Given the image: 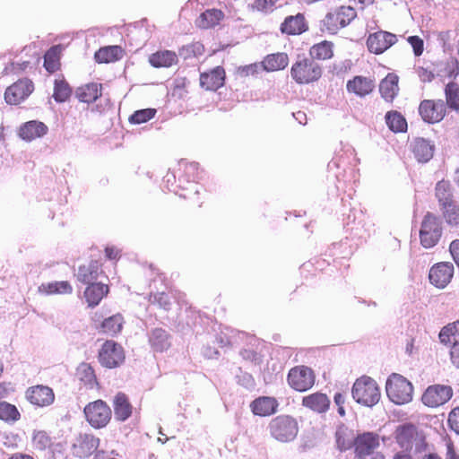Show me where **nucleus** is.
<instances>
[{
	"label": "nucleus",
	"mask_w": 459,
	"mask_h": 459,
	"mask_svg": "<svg viewBox=\"0 0 459 459\" xmlns=\"http://www.w3.org/2000/svg\"><path fill=\"white\" fill-rule=\"evenodd\" d=\"M178 167V178L175 173L169 171L164 176V186L181 198L197 202V195L203 189V186L197 182L201 178L199 164L181 160Z\"/></svg>",
	"instance_id": "1"
},
{
	"label": "nucleus",
	"mask_w": 459,
	"mask_h": 459,
	"mask_svg": "<svg viewBox=\"0 0 459 459\" xmlns=\"http://www.w3.org/2000/svg\"><path fill=\"white\" fill-rule=\"evenodd\" d=\"M435 199L437 203L441 218L447 225H459V204L455 200V189L448 180H439L435 186Z\"/></svg>",
	"instance_id": "2"
},
{
	"label": "nucleus",
	"mask_w": 459,
	"mask_h": 459,
	"mask_svg": "<svg viewBox=\"0 0 459 459\" xmlns=\"http://www.w3.org/2000/svg\"><path fill=\"white\" fill-rule=\"evenodd\" d=\"M351 395L356 403L369 408L375 406L381 397L377 382L368 376H363L355 381Z\"/></svg>",
	"instance_id": "3"
},
{
	"label": "nucleus",
	"mask_w": 459,
	"mask_h": 459,
	"mask_svg": "<svg viewBox=\"0 0 459 459\" xmlns=\"http://www.w3.org/2000/svg\"><path fill=\"white\" fill-rule=\"evenodd\" d=\"M385 392L389 400L397 404L403 405L412 400V384L400 374H391L385 383Z\"/></svg>",
	"instance_id": "4"
},
{
	"label": "nucleus",
	"mask_w": 459,
	"mask_h": 459,
	"mask_svg": "<svg viewBox=\"0 0 459 459\" xmlns=\"http://www.w3.org/2000/svg\"><path fill=\"white\" fill-rule=\"evenodd\" d=\"M443 220L431 212L424 215L420 230V240L424 248H431L438 244L443 235Z\"/></svg>",
	"instance_id": "5"
},
{
	"label": "nucleus",
	"mask_w": 459,
	"mask_h": 459,
	"mask_svg": "<svg viewBox=\"0 0 459 459\" xmlns=\"http://www.w3.org/2000/svg\"><path fill=\"white\" fill-rule=\"evenodd\" d=\"M357 16V12L351 6H341L334 12H329L320 22V30L334 35L342 28L348 26Z\"/></svg>",
	"instance_id": "6"
},
{
	"label": "nucleus",
	"mask_w": 459,
	"mask_h": 459,
	"mask_svg": "<svg viewBox=\"0 0 459 459\" xmlns=\"http://www.w3.org/2000/svg\"><path fill=\"white\" fill-rule=\"evenodd\" d=\"M292 79L299 84H307L317 81L322 75V68L315 60L299 56L290 69Z\"/></svg>",
	"instance_id": "7"
},
{
	"label": "nucleus",
	"mask_w": 459,
	"mask_h": 459,
	"mask_svg": "<svg viewBox=\"0 0 459 459\" xmlns=\"http://www.w3.org/2000/svg\"><path fill=\"white\" fill-rule=\"evenodd\" d=\"M271 436L283 443L295 439L299 432L297 420L290 415H280L273 418L268 426Z\"/></svg>",
	"instance_id": "8"
},
{
	"label": "nucleus",
	"mask_w": 459,
	"mask_h": 459,
	"mask_svg": "<svg viewBox=\"0 0 459 459\" xmlns=\"http://www.w3.org/2000/svg\"><path fill=\"white\" fill-rule=\"evenodd\" d=\"M126 359L123 347L113 340L106 341L99 351L100 364L106 368L120 367Z\"/></svg>",
	"instance_id": "9"
},
{
	"label": "nucleus",
	"mask_w": 459,
	"mask_h": 459,
	"mask_svg": "<svg viewBox=\"0 0 459 459\" xmlns=\"http://www.w3.org/2000/svg\"><path fill=\"white\" fill-rule=\"evenodd\" d=\"M86 420L94 429H101L108 425L111 419V409L102 400L89 403L83 410Z\"/></svg>",
	"instance_id": "10"
},
{
	"label": "nucleus",
	"mask_w": 459,
	"mask_h": 459,
	"mask_svg": "<svg viewBox=\"0 0 459 459\" xmlns=\"http://www.w3.org/2000/svg\"><path fill=\"white\" fill-rule=\"evenodd\" d=\"M288 384L298 392H306L315 384L314 371L307 366L292 368L287 376Z\"/></svg>",
	"instance_id": "11"
},
{
	"label": "nucleus",
	"mask_w": 459,
	"mask_h": 459,
	"mask_svg": "<svg viewBox=\"0 0 459 459\" xmlns=\"http://www.w3.org/2000/svg\"><path fill=\"white\" fill-rule=\"evenodd\" d=\"M33 91L34 84L31 80L20 79L5 90L4 100L7 104L18 105L24 101Z\"/></svg>",
	"instance_id": "12"
},
{
	"label": "nucleus",
	"mask_w": 459,
	"mask_h": 459,
	"mask_svg": "<svg viewBox=\"0 0 459 459\" xmlns=\"http://www.w3.org/2000/svg\"><path fill=\"white\" fill-rule=\"evenodd\" d=\"M453 396V389L449 385H433L429 386L422 394V403L429 407H438L447 403Z\"/></svg>",
	"instance_id": "13"
},
{
	"label": "nucleus",
	"mask_w": 459,
	"mask_h": 459,
	"mask_svg": "<svg viewBox=\"0 0 459 459\" xmlns=\"http://www.w3.org/2000/svg\"><path fill=\"white\" fill-rule=\"evenodd\" d=\"M446 106L444 100H424L419 107L421 118L429 123L435 124L441 121L446 115Z\"/></svg>",
	"instance_id": "14"
},
{
	"label": "nucleus",
	"mask_w": 459,
	"mask_h": 459,
	"mask_svg": "<svg viewBox=\"0 0 459 459\" xmlns=\"http://www.w3.org/2000/svg\"><path fill=\"white\" fill-rule=\"evenodd\" d=\"M454 276V265L449 262H439L431 266L429 273V282L437 289H445Z\"/></svg>",
	"instance_id": "15"
},
{
	"label": "nucleus",
	"mask_w": 459,
	"mask_h": 459,
	"mask_svg": "<svg viewBox=\"0 0 459 459\" xmlns=\"http://www.w3.org/2000/svg\"><path fill=\"white\" fill-rule=\"evenodd\" d=\"M379 435L372 431L358 434L353 440L355 458L376 453L379 446Z\"/></svg>",
	"instance_id": "16"
},
{
	"label": "nucleus",
	"mask_w": 459,
	"mask_h": 459,
	"mask_svg": "<svg viewBox=\"0 0 459 459\" xmlns=\"http://www.w3.org/2000/svg\"><path fill=\"white\" fill-rule=\"evenodd\" d=\"M397 41V36L394 33L378 30L369 34L367 39V47L369 52L376 55L384 53Z\"/></svg>",
	"instance_id": "17"
},
{
	"label": "nucleus",
	"mask_w": 459,
	"mask_h": 459,
	"mask_svg": "<svg viewBox=\"0 0 459 459\" xmlns=\"http://www.w3.org/2000/svg\"><path fill=\"white\" fill-rule=\"evenodd\" d=\"M100 438L91 434H80L72 445V453L80 459L88 458L99 447Z\"/></svg>",
	"instance_id": "18"
},
{
	"label": "nucleus",
	"mask_w": 459,
	"mask_h": 459,
	"mask_svg": "<svg viewBox=\"0 0 459 459\" xmlns=\"http://www.w3.org/2000/svg\"><path fill=\"white\" fill-rule=\"evenodd\" d=\"M26 399L33 405L38 407H46L54 403L55 394L52 388L38 385L30 386L25 393Z\"/></svg>",
	"instance_id": "19"
},
{
	"label": "nucleus",
	"mask_w": 459,
	"mask_h": 459,
	"mask_svg": "<svg viewBox=\"0 0 459 459\" xmlns=\"http://www.w3.org/2000/svg\"><path fill=\"white\" fill-rule=\"evenodd\" d=\"M418 436V429L411 422L398 425L394 430V437L397 445L405 451H411L413 441Z\"/></svg>",
	"instance_id": "20"
},
{
	"label": "nucleus",
	"mask_w": 459,
	"mask_h": 459,
	"mask_svg": "<svg viewBox=\"0 0 459 459\" xmlns=\"http://www.w3.org/2000/svg\"><path fill=\"white\" fill-rule=\"evenodd\" d=\"M252 413L259 417H268L277 412L279 402L273 396H259L250 403Z\"/></svg>",
	"instance_id": "21"
},
{
	"label": "nucleus",
	"mask_w": 459,
	"mask_h": 459,
	"mask_svg": "<svg viewBox=\"0 0 459 459\" xmlns=\"http://www.w3.org/2000/svg\"><path fill=\"white\" fill-rule=\"evenodd\" d=\"M148 342L154 352H163L171 345V334L164 328H152L148 333Z\"/></svg>",
	"instance_id": "22"
},
{
	"label": "nucleus",
	"mask_w": 459,
	"mask_h": 459,
	"mask_svg": "<svg viewBox=\"0 0 459 459\" xmlns=\"http://www.w3.org/2000/svg\"><path fill=\"white\" fill-rule=\"evenodd\" d=\"M225 70L222 66H216L209 73L200 75V85L206 91H217L225 83Z\"/></svg>",
	"instance_id": "23"
},
{
	"label": "nucleus",
	"mask_w": 459,
	"mask_h": 459,
	"mask_svg": "<svg viewBox=\"0 0 459 459\" xmlns=\"http://www.w3.org/2000/svg\"><path fill=\"white\" fill-rule=\"evenodd\" d=\"M113 409L115 420L120 422L127 420L133 412V406L128 396L118 392L113 399Z\"/></svg>",
	"instance_id": "24"
},
{
	"label": "nucleus",
	"mask_w": 459,
	"mask_h": 459,
	"mask_svg": "<svg viewBox=\"0 0 459 459\" xmlns=\"http://www.w3.org/2000/svg\"><path fill=\"white\" fill-rule=\"evenodd\" d=\"M101 273V264L97 260H91L88 264L79 266L76 278L78 281L88 285L97 282Z\"/></svg>",
	"instance_id": "25"
},
{
	"label": "nucleus",
	"mask_w": 459,
	"mask_h": 459,
	"mask_svg": "<svg viewBox=\"0 0 459 459\" xmlns=\"http://www.w3.org/2000/svg\"><path fill=\"white\" fill-rule=\"evenodd\" d=\"M48 126L40 121L30 120L20 126L19 136L28 142L42 137L48 133Z\"/></svg>",
	"instance_id": "26"
},
{
	"label": "nucleus",
	"mask_w": 459,
	"mask_h": 459,
	"mask_svg": "<svg viewBox=\"0 0 459 459\" xmlns=\"http://www.w3.org/2000/svg\"><path fill=\"white\" fill-rule=\"evenodd\" d=\"M282 33L288 35H299L308 30L305 17L302 13L290 15L284 19L280 28Z\"/></svg>",
	"instance_id": "27"
},
{
	"label": "nucleus",
	"mask_w": 459,
	"mask_h": 459,
	"mask_svg": "<svg viewBox=\"0 0 459 459\" xmlns=\"http://www.w3.org/2000/svg\"><path fill=\"white\" fill-rule=\"evenodd\" d=\"M375 87L374 82L367 77L356 75L349 80L346 84L347 91L359 97H365L372 92Z\"/></svg>",
	"instance_id": "28"
},
{
	"label": "nucleus",
	"mask_w": 459,
	"mask_h": 459,
	"mask_svg": "<svg viewBox=\"0 0 459 459\" xmlns=\"http://www.w3.org/2000/svg\"><path fill=\"white\" fill-rule=\"evenodd\" d=\"M411 148L415 159L421 163L430 160L435 151L434 143L424 138H416L411 144Z\"/></svg>",
	"instance_id": "29"
},
{
	"label": "nucleus",
	"mask_w": 459,
	"mask_h": 459,
	"mask_svg": "<svg viewBox=\"0 0 459 459\" xmlns=\"http://www.w3.org/2000/svg\"><path fill=\"white\" fill-rule=\"evenodd\" d=\"M108 290V286L102 282L88 284L83 293L88 306L91 307L98 306Z\"/></svg>",
	"instance_id": "30"
},
{
	"label": "nucleus",
	"mask_w": 459,
	"mask_h": 459,
	"mask_svg": "<svg viewBox=\"0 0 459 459\" xmlns=\"http://www.w3.org/2000/svg\"><path fill=\"white\" fill-rule=\"evenodd\" d=\"M330 403H331L327 395L320 392L304 396L302 399L303 406L317 413L325 412L329 409Z\"/></svg>",
	"instance_id": "31"
},
{
	"label": "nucleus",
	"mask_w": 459,
	"mask_h": 459,
	"mask_svg": "<svg viewBox=\"0 0 459 459\" xmlns=\"http://www.w3.org/2000/svg\"><path fill=\"white\" fill-rule=\"evenodd\" d=\"M399 78L394 74H388L379 84L381 97L387 102H392L398 94Z\"/></svg>",
	"instance_id": "32"
},
{
	"label": "nucleus",
	"mask_w": 459,
	"mask_h": 459,
	"mask_svg": "<svg viewBox=\"0 0 459 459\" xmlns=\"http://www.w3.org/2000/svg\"><path fill=\"white\" fill-rule=\"evenodd\" d=\"M101 84L90 82L75 91V97L80 102L93 103L101 96Z\"/></svg>",
	"instance_id": "33"
},
{
	"label": "nucleus",
	"mask_w": 459,
	"mask_h": 459,
	"mask_svg": "<svg viewBox=\"0 0 459 459\" xmlns=\"http://www.w3.org/2000/svg\"><path fill=\"white\" fill-rule=\"evenodd\" d=\"M288 64V55L283 52L269 54L262 61L263 70L266 72L283 70Z\"/></svg>",
	"instance_id": "34"
},
{
	"label": "nucleus",
	"mask_w": 459,
	"mask_h": 459,
	"mask_svg": "<svg viewBox=\"0 0 459 459\" xmlns=\"http://www.w3.org/2000/svg\"><path fill=\"white\" fill-rule=\"evenodd\" d=\"M122 56L123 48L117 45L100 48L94 54L95 61L99 64L115 62L121 59Z\"/></svg>",
	"instance_id": "35"
},
{
	"label": "nucleus",
	"mask_w": 459,
	"mask_h": 459,
	"mask_svg": "<svg viewBox=\"0 0 459 459\" xmlns=\"http://www.w3.org/2000/svg\"><path fill=\"white\" fill-rule=\"evenodd\" d=\"M224 18V13L219 9H208L202 13L196 20V25L202 29L212 28Z\"/></svg>",
	"instance_id": "36"
},
{
	"label": "nucleus",
	"mask_w": 459,
	"mask_h": 459,
	"mask_svg": "<svg viewBox=\"0 0 459 459\" xmlns=\"http://www.w3.org/2000/svg\"><path fill=\"white\" fill-rule=\"evenodd\" d=\"M178 61V56L170 50H163L153 53L150 56V64L156 68L170 67Z\"/></svg>",
	"instance_id": "37"
},
{
	"label": "nucleus",
	"mask_w": 459,
	"mask_h": 459,
	"mask_svg": "<svg viewBox=\"0 0 459 459\" xmlns=\"http://www.w3.org/2000/svg\"><path fill=\"white\" fill-rule=\"evenodd\" d=\"M123 326V316L116 314L103 319L97 326L100 332L114 336L118 333Z\"/></svg>",
	"instance_id": "38"
},
{
	"label": "nucleus",
	"mask_w": 459,
	"mask_h": 459,
	"mask_svg": "<svg viewBox=\"0 0 459 459\" xmlns=\"http://www.w3.org/2000/svg\"><path fill=\"white\" fill-rule=\"evenodd\" d=\"M309 56L312 60H327L333 56V44L328 40H323L313 45L309 50Z\"/></svg>",
	"instance_id": "39"
},
{
	"label": "nucleus",
	"mask_w": 459,
	"mask_h": 459,
	"mask_svg": "<svg viewBox=\"0 0 459 459\" xmlns=\"http://www.w3.org/2000/svg\"><path fill=\"white\" fill-rule=\"evenodd\" d=\"M385 124L394 133H404L407 131V121L405 117L398 111L391 110L385 116Z\"/></svg>",
	"instance_id": "40"
},
{
	"label": "nucleus",
	"mask_w": 459,
	"mask_h": 459,
	"mask_svg": "<svg viewBox=\"0 0 459 459\" xmlns=\"http://www.w3.org/2000/svg\"><path fill=\"white\" fill-rule=\"evenodd\" d=\"M39 291L47 295L70 294L73 292V287L67 281H53L42 283L39 287Z\"/></svg>",
	"instance_id": "41"
},
{
	"label": "nucleus",
	"mask_w": 459,
	"mask_h": 459,
	"mask_svg": "<svg viewBox=\"0 0 459 459\" xmlns=\"http://www.w3.org/2000/svg\"><path fill=\"white\" fill-rule=\"evenodd\" d=\"M72 92V88L65 79L55 80L53 99L56 103H64L68 100Z\"/></svg>",
	"instance_id": "42"
},
{
	"label": "nucleus",
	"mask_w": 459,
	"mask_h": 459,
	"mask_svg": "<svg viewBox=\"0 0 459 459\" xmlns=\"http://www.w3.org/2000/svg\"><path fill=\"white\" fill-rule=\"evenodd\" d=\"M446 106L459 113V86L455 82H449L445 88Z\"/></svg>",
	"instance_id": "43"
},
{
	"label": "nucleus",
	"mask_w": 459,
	"mask_h": 459,
	"mask_svg": "<svg viewBox=\"0 0 459 459\" xmlns=\"http://www.w3.org/2000/svg\"><path fill=\"white\" fill-rule=\"evenodd\" d=\"M335 178L337 180L336 187L338 189H343L348 185L355 184L358 178V174L354 168L348 167L343 169L342 173H336Z\"/></svg>",
	"instance_id": "44"
},
{
	"label": "nucleus",
	"mask_w": 459,
	"mask_h": 459,
	"mask_svg": "<svg viewBox=\"0 0 459 459\" xmlns=\"http://www.w3.org/2000/svg\"><path fill=\"white\" fill-rule=\"evenodd\" d=\"M21 417L17 407L7 402H0V420L6 422H15Z\"/></svg>",
	"instance_id": "45"
},
{
	"label": "nucleus",
	"mask_w": 459,
	"mask_h": 459,
	"mask_svg": "<svg viewBox=\"0 0 459 459\" xmlns=\"http://www.w3.org/2000/svg\"><path fill=\"white\" fill-rule=\"evenodd\" d=\"M32 444L35 449L45 451L52 446V438L44 430H35L32 435Z\"/></svg>",
	"instance_id": "46"
},
{
	"label": "nucleus",
	"mask_w": 459,
	"mask_h": 459,
	"mask_svg": "<svg viewBox=\"0 0 459 459\" xmlns=\"http://www.w3.org/2000/svg\"><path fill=\"white\" fill-rule=\"evenodd\" d=\"M204 51V45L200 42H195L180 48L178 50V56L186 60L191 57L199 56L203 55Z\"/></svg>",
	"instance_id": "47"
},
{
	"label": "nucleus",
	"mask_w": 459,
	"mask_h": 459,
	"mask_svg": "<svg viewBox=\"0 0 459 459\" xmlns=\"http://www.w3.org/2000/svg\"><path fill=\"white\" fill-rule=\"evenodd\" d=\"M156 114L155 108H143L134 111L130 117H129V122L134 125H140L143 123H146L152 118L154 117Z\"/></svg>",
	"instance_id": "48"
},
{
	"label": "nucleus",
	"mask_w": 459,
	"mask_h": 459,
	"mask_svg": "<svg viewBox=\"0 0 459 459\" xmlns=\"http://www.w3.org/2000/svg\"><path fill=\"white\" fill-rule=\"evenodd\" d=\"M459 333V322L448 324L439 332L438 338L441 343L447 345L451 342V338Z\"/></svg>",
	"instance_id": "49"
},
{
	"label": "nucleus",
	"mask_w": 459,
	"mask_h": 459,
	"mask_svg": "<svg viewBox=\"0 0 459 459\" xmlns=\"http://www.w3.org/2000/svg\"><path fill=\"white\" fill-rule=\"evenodd\" d=\"M237 383L246 388L247 390H253L255 387V381L253 376L247 372H244L241 368L238 369V374H236Z\"/></svg>",
	"instance_id": "50"
},
{
	"label": "nucleus",
	"mask_w": 459,
	"mask_h": 459,
	"mask_svg": "<svg viewBox=\"0 0 459 459\" xmlns=\"http://www.w3.org/2000/svg\"><path fill=\"white\" fill-rule=\"evenodd\" d=\"M442 74H437L439 76H445L450 79H455L459 74V64L457 60H451L444 65L443 70L440 71Z\"/></svg>",
	"instance_id": "51"
},
{
	"label": "nucleus",
	"mask_w": 459,
	"mask_h": 459,
	"mask_svg": "<svg viewBox=\"0 0 459 459\" xmlns=\"http://www.w3.org/2000/svg\"><path fill=\"white\" fill-rule=\"evenodd\" d=\"M263 70L262 62L260 64L254 63L238 68V74L240 76L256 75Z\"/></svg>",
	"instance_id": "52"
},
{
	"label": "nucleus",
	"mask_w": 459,
	"mask_h": 459,
	"mask_svg": "<svg viewBox=\"0 0 459 459\" xmlns=\"http://www.w3.org/2000/svg\"><path fill=\"white\" fill-rule=\"evenodd\" d=\"M240 356L245 359L257 365L263 360V356L253 349H243L240 351Z\"/></svg>",
	"instance_id": "53"
},
{
	"label": "nucleus",
	"mask_w": 459,
	"mask_h": 459,
	"mask_svg": "<svg viewBox=\"0 0 459 459\" xmlns=\"http://www.w3.org/2000/svg\"><path fill=\"white\" fill-rule=\"evenodd\" d=\"M408 43L411 46L413 53L416 56L422 55L424 50L423 39L419 36H410L407 39Z\"/></svg>",
	"instance_id": "54"
},
{
	"label": "nucleus",
	"mask_w": 459,
	"mask_h": 459,
	"mask_svg": "<svg viewBox=\"0 0 459 459\" xmlns=\"http://www.w3.org/2000/svg\"><path fill=\"white\" fill-rule=\"evenodd\" d=\"M153 302L157 303L160 307L163 308L164 310H169L171 302L169 294L165 293L164 291L157 292L153 295Z\"/></svg>",
	"instance_id": "55"
},
{
	"label": "nucleus",
	"mask_w": 459,
	"mask_h": 459,
	"mask_svg": "<svg viewBox=\"0 0 459 459\" xmlns=\"http://www.w3.org/2000/svg\"><path fill=\"white\" fill-rule=\"evenodd\" d=\"M29 65H30L29 61H23L22 63L12 62L4 67V73L5 74H17L20 72H23L27 69Z\"/></svg>",
	"instance_id": "56"
},
{
	"label": "nucleus",
	"mask_w": 459,
	"mask_h": 459,
	"mask_svg": "<svg viewBox=\"0 0 459 459\" xmlns=\"http://www.w3.org/2000/svg\"><path fill=\"white\" fill-rule=\"evenodd\" d=\"M447 422L450 429L459 434V407H456L450 411Z\"/></svg>",
	"instance_id": "57"
},
{
	"label": "nucleus",
	"mask_w": 459,
	"mask_h": 459,
	"mask_svg": "<svg viewBox=\"0 0 459 459\" xmlns=\"http://www.w3.org/2000/svg\"><path fill=\"white\" fill-rule=\"evenodd\" d=\"M449 354L452 364L456 368H459V341L454 342L450 348Z\"/></svg>",
	"instance_id": "58"
},
{
	"label": "nucleus",
	"mask_w": 459,
	"mask_h": 459,
	"mask_svg": "<svg viewBox=\"0 0 459 459\" xmlns=\"http://www.w3.org/2000/svg\"><path fill=\"white\" fill-rule=\"evenodd\" d=\"M336 446L340 452H344L351 448L353 443L347 441L342 435L336 434Z\"/></svg>",
	"instance_id": "59"
},
{
	"label": "nucleus",
	"mask_w": 459,
	"mask_h": 459,
	"mask_svg": "<svg viewBox=\"0 0 459 459\" xmlns=\"http://www.w3.org/2000/svg\"><path fill=\"white\" fill-rule=\"evenodd\" d=\"M418 76L422 82H430L435 78L433 72L424 67L418 68Z\"/></svg>",
	"instance_id": "60"
},
{
	"label": "nucleus",
	"mask_w": 459,
	"mask_h": 459,
	"mask_svg": "<svg viewBox=\"0 0 459 459\" xmlns=\"http://www.w3.org/2000/svg\"><path fill=\"white\" fill-rule=\"evenodd\" d=\"M216 342L221 347H226L233 344L232 336L229 335L226 333L221 332V333L216 335Z\"/></svg>",
	"instance_id": "61"
},
{
	"label": "nucleus",
	"mask_w": 459,
	"mask_h": 459,
	"mask_svg": "<svg viewBox=\"0 0 459 459\" xmlns=\"http://www.w3.org/2000/svg\"><path fill=\"white\" fill-rule=\"evenodd\" d=\"M275 2L276 0H255L254 7L258 11H267L275 4Z\"/></svg>",
	"instance_id": "62"
},
{
	"label": "nucleus",
	"mask_w": 459,
	"mask_h": 459,
	"mask_svg": "<svg viewBox=\"0 0 459 459\" xmlns=\"http://www.w3.org/2000/svg\"><path fill=\"white\" fill-rule=\"evenodd\" d=\"M446 459H459V455L455 452V446L451 441L446 443Z\"/></svg>",
	"instance_id": "63"
},
{
	"label": "nucleus",
	"mask_w": 459,
	"mask_h": 459,
	"mask_svg": "<svg viewBox=\"0 0 459 459\" xmlns=\"http://www.w3.org/2000/svg\"><path fill=\"white\" fill-rule=\"evenodd\" d=\"M296 121H298L300 125H307V115L303 111H298L292 114Z\"/></svg>",
	"instance_id": "64"
}]
</instances>
